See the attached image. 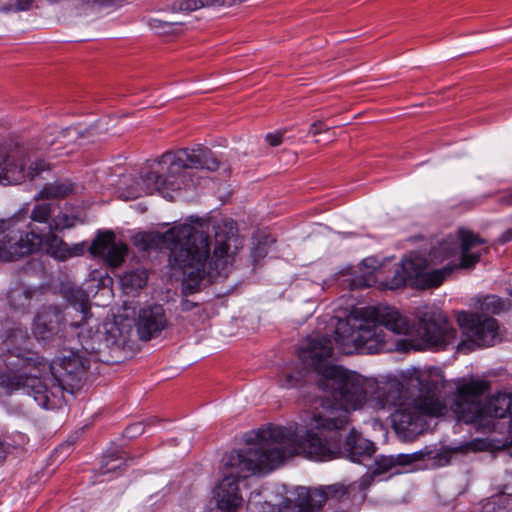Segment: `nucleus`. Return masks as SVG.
Returning <instances> with one entry per match:
<instances>
[{"mask_svg": "<svg viewBox=\"0 0 512 512\" xmlns=\"http://www.w3.org/2000/svg\"><path fill=\"white\" fill-rule=\"evenodd\" d=\"M333 346L326 336H309L299 348L302 363L321 375L319 387L335 403L323 398L311 406L309 425L315 428H342L348 422V410L359 409L366 403L373 409L386 408L399 399L397 376L368 379L329 363Z\"/></svg>", "mask_w": 512, "mask_h": 512, "instance_id": "obj_1", "label": "nucleus"}, {"mask_svg": "<svg viewBox=\"0 0 512 512\" xmlns=\"http://www.w3.org/2000/svg\"><path fill=\"white\" fill-rule=\"evenodd\" d=\"M175 225L165 233L142 232L133 237L134 245L142 251L169 250V264L183 274V289L188 293L198 291L202 284L213 282L218 276H227L233 261L231 241L234 223L225 221L213 225L215 243L210 257V243L206 221Z\"/></svg>", "mask_w": 512, "mask_h": 512, "instance_id": "obj_2", "label": "nucleus"}, {"mask_svg": "<svg viewBox=\"0 0 512 512\" xmlns=\"http://www.w3.org/2000/svg\"><path fill=\"white\" fill-rule=\"evenodd\" d=\"M485 241L473 232L460 229L458 236L449 235L432 244L428 259L414 255L395 265L393 276L384 283L390 290L406 284L420 289L440 286L457 269L473 267L480 252L472 251Z\"/></svg>", "mask_w": 512, "mask_h": 512, "instance_id": "obj_3", "label": "nucleus"}, {"mask_svg": "<svg viewBox=\"0 0 512 512\" xmlns=\"http://www.w3.org/2000/svg\"><path fill=\"white\" fill-rule=\"evenodd\" d=\"M399 399L389 407L378 410L391 411L392 425L404 441H413L425 430V416H440L446 411L441 397L444 376L438 368L410 367L397 376Z\"/></svg>", "mask_w": 512, "mask_h": 512, "instance_id": "obj_4", "label": "nucleus"}, {"mask_svg": "<svg viewBox=\"0 0 512 512\" xmlns=\"http://www.w3.org/2000/svg\"><path fill=\"white\" fill-rule=\"evenodd\" d=\"M273 426L261 428L256 442L242 450L231 451L223 459V478L213 490L216 507L221 512H238L244 500L238 480L256 473H268L276 469L286 458L282 441L264 437Z\"/></svg>", "mask_w": 512, "mask_h": 512, "instance_id": "obj_5", "label": "nucleus"}, {"mask_svg": "<svg viewBox=\"0 0 512 512\" xmlns=\"http://www.w3.org/2000/svg\"><path fill=\"white\" fill-rule=\"evenodd\" d=\"M45 363V369L35 370L33 376L27 379L19 376L8 381L10 385H24L25 402L12 407L20 416L30 417L34 403L44 409L60 407L65 393L74 394L82 386L87 368L79 355L70 352L68 356L52 363L45 360Z\"/></svg>", "mask_w": 512, "mask_h": 512, "instance_id": "obj_6", "label": "nucleus"}, {"mask_svg": "<svg viewBox=\"0 0 512 512\" xmlns=\"http://www.w3.org/2000/svg\"><path fill=\"white\" fill-rule=\"evenodd\" d=\"M159 170L148 171L136 181L128 176L117 180L118 196L123 200H132L143 194L158 192L162 197L172 199V192L178 191L184 184L188 169L215 171L219 161L207 148L179 149L166 152L158 160Z\"/></svg>", "mask_w": 512, "mask_h": 512, "instance_id": "obj_7", "label": "nucleus"}, {"mask_svg": "<svg viewBox=\"0 0 512 512\" xmlns=\"http://www.w3.org/2000/svg\"><path fill=\"white\" fill-rule=\"evenodd\" d=\"M344 431L345 426L339 429L310 426L305 435L297 439L290 428L275 426L266 431L264 437L281 440L287 458L303 454L311 460L330 461L342 456L360 463L362 458L370 457L375 452L374 443L361 437L354 429L345 436L344 442L341 443Z\"/></svg>", "mask_w": 512, "mask_h": 512, "instance_id": "obj_8", "label": "nucleus"}, {"mask_svg": "<svg viewBox=\"0 0 512 512\" xmlns=\"http://www.w3.org/2000/svg\"><path fill=\"white\" fill-rule=\"evenodd\" d=\"M363 318L350 316L338 319L335 325V342L344 353L355 350L368 354L390 350L385 329L397 335H409L410 320L394 307H375L360 311Z\"/></svg>", "mask_w": 512, "mask_h": 512, "instance_id": "obj_9", "label": "nucleus"}, {"mask_svg": "<svg viewBox=\"0 0 512 512\" xmlns=\"http://www.w3.org/2000/svg\"><path fill=\"white\" fill-rule=\"evenodd\" d=\"M56 206L52 203L36 204L30 214L31 221L45 225V231L38 232L34 224L26 222L22 213L0 219V259L14 261L17 258L37 252L48 246V237L55 232L74 227L78 218L66 212L54 215Z\"/></svg>", "mask_w": 512, "mask_h": 512, "instance_id": "obj_10", "label": "nucleus"}, {"mask_svg": "<svg viewBox=\"0 0 512 512\" xmlns=\"http://www.w3.org/2000/svg\"><path fill=\"white\" fill-rule=\"evenodd\" d=\"M489 389V382L471 378L459 382L451 406L456 417L465 423H482L487 417L512 416V393L498 392L482 403L481 396Z\"/></svg>", "mask_w": 512, "mask_h": 512, "instance_id": "obj_11", "label": "nucleus"}, {"mask_svg": "<svg viewBox=\"0 0 512 512\" xmlns=\"http://www.w3.org/2000/svg\"><path fill=\"white\" fill-rule=\"evenodd\" d=\"M30 337L26 327L18 325L6 332L3 342V354L1 360L9 370L7 375L1 378V388L6 393L23 390L24 385H10L8 381L13 377L24 376L25 379L33 376L35 370L45 369V359L38 353L28 349Z\"/></svg>", "mask_w": 512, "mask_h": 512, "instance_id": "obj_12", "label": "nucleus"}, {"mask_svg": "<svg viewBox=\"0 0 512 512\" xmlns=\"http://www.w3.org/2000/svg\"><path fill=\"white\" fill-rule=\"evenodd\" d=\"M507 308V303L500 297L490 295L481 303L480 314L461 312L457 320L466 340L458 342L457 349L466 353L476 347L493 345L499 339V326L497 321L487 314H498Z\"/></svg>", "mask_w": 512, "mask_h": 512, "instance_id": "obj_13", "label": "nucleus"}, {"mask_svg": "<svg viewBox=\"0 0 512 512\" xmlns=\"http://www.w3.org/2000/svg\"><path fill=\"white\" fill-rule=\"evenodd\" d=\"M49 170V163L39 158L32 159L23 146L13 142L0 146V185L33 181Z\"/></svg>", "mask_w": 512, "mask_h": 512, "instance_id": "obj_14", "label": "nucleus"}, {"mask_svg": "<svg viewBox=\"0 0 512 512\" xmlns=\"http://www.w3.org/2000/svg\"><path fill=\"white\" fill-rule=\"evenodd\" d=\"M417 333L421 343L411 344L412 348L421 350L425 348L445 349L456 342L457 330L448 322L443 313L431 306H425L419 312Z\"/></svg>", "mask_w": 512, "mask_h": 512, "instance_id": "obj_15", "label": "nucleus"}, {"mask_svg": "<svg viewBox=\"0 0 512 512\" xmlns=\"http://www.w3.org/2000/svg\"><path fill=\"white\" fill-rule=\"evenodd\" d=\"M132 330V319L122 315H112L103 322L101 345L117 354L129 341Z\"/></svg>", "mask_w": 512, "mask_h": 512, "instance_id": "obj_16", "label": "nucleus"}, {"mask_svg": "<svg viewBox=\"0 0 512 512\" xmlns=\"http://www.w3.org/2000/svg\"><path fill=\"white\" fill-rule=\"evenodd\" d=\"M66 315L57 306L42 307L34 320L33 333L37 339L47 341L58 336L65 327Z\"/></svg>", "mask_w": 512, "mask_h": 512, "instance_id": "obj_17", "label": "nucleus"}, {"mask_svg": "<svg viewBox=\"0 0 512 512\" xmlns=\"http://www.w3.org/2000/svg\"><path fill=\"white\" fill-rule=\"evenodd\" d=\"M166 325L167 319L161 305L143 307L139 311L136 327L141 340L148 341L157 336Z\"/></svg>", "mask_w": 512, "mask_h": 512, "instance_id": "obj_18", "label": "nucleus"}, {"mask_svg": "<svg viewBox=\"0 0 512 512\" xmlns=\"http://www.w3.org/2000/svg\"><path fill=\"white\" fill-rule=\"evenodd\" d=\"M320 487L310 488L299 486L295 488L292 497L287 499V509L292 512H320L324 504Z\"/></svg>", "mask_w": 512, "mask_h": 512, "instance_id": "obj_19", "label": "nucleus"}, {"mask_svg": "<svg viewBox=\"0 0 512 512\" xmlns=\"http://www.w3.org/2000/svg\"><path fill=\"white\" fill-rule=\"evenodd\" d=\"M60 293L80 316L79 320H72L70 322L71 327L79 328L87 319L92 317L91 305L86 291L73 285H63L60 288Z\"/></svg>", "mask_w": 512, "mask_h": 512, "instance_id": "obj_20", "label": "nucleus"}, {"mask_svg": "<svg viewBox=\"0 0 512 512\" xmlns=\"http://www.w3.org/2000/svg\"><path fill=\"white\" fill-rule=\"evenodd\" d=\"M424 458L423 451H417L411 454H398V455H390V456H379L375 460L374 474H378L379 476L385 473L399 474V467L409 465L416 461L422 460Z\"/></svg>", "mask_w": 512, "mask_h": 512, "instance_id": "obj_21", "label": "nucleus"}, {"mask_svg": "<svg viewBox=\"0 0 512 512\" xmlns=\"http://www.w3.org/2000/svg\"><path fill=\"white\" fill-rule=\"evenodd\" d=\"M324 495V504L327 501L344 502L347 500L355 501L356 486L351 483L338 482L331 485L319 486Z\"/></svg>", "mask_w": 512, "mask_h": 512, "instance_id": "obj_22", "label": "nucleus"}, {"mask_svg": "<svg viewBox=\"0 0 512 512\" xmlns=\"http://www.w3.org/2000/svg\"><path fill=\"white\" fill-rule=\"evenodd\" d=\"M47 252L59 260H66L72 256H79L85 252V244H75L73 247L68 245L58 236L50 235L48 237Z\"/></svg>", "mask_w": 512, "mask_h": 512, "instance_id": "obj_23", "label": "nucleus"}, {"mask_svg": "<svg viewBox=\"0 0 512 512\" xmlns=\"http://www.w3.org/2000/svg\"><path fill=\"white\" fill-rule=\"evenodd\" d=\"M102 233L98 232V259L103 260L112 267H118L127 254V246L122 243H113L110 246H103Z\"/></svg>", "mask_w": 512, "mask_h": 512, "instance_id": "obj_24", "label": "nucleus"}, {"mask_svg": "<svg viewBox=\"0 0 512 512\" xmlns=\"http://www.w3.org/2000/svg\"><path fill=\"white\" fill-rule=\"evenodd\" d=\"M74 192V185L71 181L58 180L47 183L35 197L36 199H61L69 196Z\"/></svg>", "mask_w": 512, "mask_h": 512, "instance_id": "obj_25", "label": "nucleus"}, {"mask_svg": "<svg viewBox=\"0 0 512 512\" xmlns=\"http://www.w3.org/2000/svg\"><path fill=\"white\" fill-rule=\"evenodd\" d=\"M34 290L21 284L10 288L7 293V300L11 307L24 310L30 306V300L34 295Z\"/></svg>", "mask_w": 512, "mask_h": 512, "instance_id": "obj_26", "label": "nucleus"}, {"mask_svg": "<svg viewBox=\"0 0 512 512\" xmlns=\"http://www.w3.org/2000/svg\"><path fill=\"white\" fill-rule=\"evenodd\" d=\"M120 449L118 447L112 448L103 454V464L101 466V474L109 473L118 469L121 465V457L119 456Z\"/></svg>", "mask_w": 512, "mask_h": 512, "instance_id": "obj_27", "label": "nucleus"}, {"mask_svg": "<svg viewBox=\"0 0 512 512\" xmlns=\"http://www.w3.org/2000/svg\"><path fill=\"white\" fill-rule=\"evenodd\" d=\"M35 0H9L0 6L2 13H18L30 10Z\"/></svg>", "mask_w": 512, "mask_h": 512, "instance_id": "obj_28", "label": "nucleus"}, {"mask_svg": "<svg viewBox=\"0 0 512 512\" xmlns=\"http://www.w3.org/2000/svg\"><path fill=\"white\" fill-rule=\"evenodd\" d=\"M375 476H379L378 474H374V470L371 473H366L363 475L358 482H352L351 485L356 486V498L358 501H364L366 497V490L373 483Z\"/></svg>", "mask_w": 512, "mask_h": 512, "instance_id": "obj_29", "label": "nucleus"}, {"mask_svg": "<svg viewBox=\"0 0 512 512\" xmlns=\"http://www.w3.org/2000/svg\"><path fill=\"white\" fill-rule=\"evenodd\" d=\"M306 376V370H299L297 372L286 371L284 378L280 379V384L284 388H293L302 383Z\"/></svg>", "mask_w": 512, "mask_h": 512, "instance_id": "obj_30", "label": "nucleus"}, {"mask_svg": "<svg viewBox=\"0 0 512 512\" xmlns=\"http://www.w3.org/2000/svg\"><path fill=\"white\" fill-rule=\"evenodd\" d=\"M78 339H79V342H80L82 348L87 353L92 354V353L96 352L94 332L92 331V329H86V330L82 329L78 333Z\"/></svg>", "mask_w": 512, "mask_h": 512, "instance_id": "obj_31", "label": "nucleus"}, {"mask_svg": "<svg viewBox=\"0 0 512 512\" xmlns=\"http://www.w3.org/2000/svg\"><path fill=\"white\" fill-rule=\"evenodd\" d=\"M148 26L158 34H166L172 31L173 22L163 21L156 18L148 19Z\"/></svg>", "mask_w": 512, "mask_h": 512, "instance_id": "obj_32", "label": "nucleus"}, {"mask_svg": "<svg viewBox=\"0 0 512 512\" xmlns=\"http://www.w3.org/2000/svg\"><path fill=\"white\" fill-rule=\"evenodd\" d=\"M146 278L144 272H133L126 276L125 284L135 289L142 288L146 284Z\"/></svg>", "mask_w": 512, "mask_h": 512, "instance_id": "obj_33", "label": "nucleus"}, {"mask_svg": "<svg viewBox=\"0 0 512 512\" xmlns=\"http://www.w3.org/2000/svg\"><path fill=\"white\" fill-rule=\"evenodd\" d=\"M502 497L488 499L480 508L479 512H503L505 507L501 505Z\"/></svg>", "mask_w": 512, "mask_h": 512, "instance_id": "obj_34", "label": "nucleus"}, {"mask_svg": "<svg viewBox=\"0 0 512 512\" xmlns=\"http://www.w3.org/2000/svg\"><path fill=\"white\" fill-rule=\"evenodd\" d=\"M145 431V424L143 422H137L129 425L124 430V436L128 439L136 438L142 435Z\"/></svg>", "mask_w": 512, "mask_h": 512, "instance_id": "obj_35", "label": "nucleus"}, {"mask_svg": "<svg viewBox=\"0 0 512 512\" xmlns=\"http://www.w3.org/2000/svg\"><path fill=\"white\" fill-rule=\"evenodd\" d=\"M328 129L329 128L325 125V123L323 121L318 120V121H315L313 124H311V126L308 130V134H310L312 136H316L323 131H327Z\"/></svg>", "mask_w": 512, "mask_h": 512, "instance_id": "obj_36", "label": "nucleus"}, {"mask_svg": "<svg viewBox=\"0 0 512 512\" xmlns=\"http://www.w3.org/2000/svg\"><path fill=\"white\" fill-rule=\"evenodd\" d=\"M282 136L283 134L280 132L269 133L266 135V141L269 143L270 146L276 147L282 143Z\"/></svg>", "mask_w": 512, "mask_h": 512, "instance_id": "obj_37", "label": "nucleus"}, {"mask_svg": "<svg viewBox=\"0 0 512 512\" xmlns=\"http://www.w3.org/2000/svg\"><path fill=\"white\" fill-rule=\"evenodd\" d=\"M122 0H98V11L106 7H117Z\"/></svg>", "mask_w": 512, "mask_h": 512, "instance_id": "obj_38", "label": "nucleus"}, {"mask_svg": "<svg viewBox=\"0 0 512 512\" xmlns=\"http://www.w3.org/2000/svg\"><path fill=\"white\" fill-rule=\"evenodd\" d=\"M503 446H507L509 449H512V416L508 421V439L507 442L503 444ZM510 453L512 454V451Z\"/></svg>", "mask_w": 512, "mask_h": 512, "instance_id": "obj_39", "label": "nucleus"}, {"mask_svg": "<svg viewBox=\"0 0 512 512\" xmlns=\"http://www.w3.org/2000/svg\"><path fill=\"white\" fill-rule=\"evenodd\" d=\"M512 241V229L506 230L498 239L501 244Z\"/></svg>", "mask_w": 512, "mask_h": 512, "instance_id": "obj_40", "label": "nucleus"}, {"mask_svg": "<svg viewBox=\"0 0 512 512\" xmlns=\"http://www.w3.org/2000/svg\"><path fill=\"white\" fill-rule=\"evenodd\" d=\"M196 304L190 302L189 300H184L181 302V308L183 311H189L191 310Z\"/></svg>", "mask_w": 512, "mask_h": 512, "instance_id": "obj_41", "label": "nucleus"}, {"mask_svg": "<svg viewBox=\"0 0 512 512\" xmlns=\"http://www.w3.org/2000/svg\"><path fill=\"white\" fill-rule=\"evenodd\" d=\"M500 202L504 205L512 206V192L503 196L500 199Z\"/></svg>", "mask_w": 512, "mask_h": 512, "instance_id": "obj_42", "label": "nucleus"}, {"mask_svg": "<svg viewBox=\"0 0 512 512\" xmlns=\"http://www.w3.org/2000/svg\"><path fill=\"white\" fill-rule=\"evenodd\" d=\"M363 264H364L365 266H367V267H371V268H373V269L376 271V277H378V276H379L380 271H378V270H377V267L374 265V260H373V259H365V260L363 261Z\"/></svg>", "mask_w": 512, "mask_h": 512, "instance_id": "obj_43", "label": "nucleus"}, {"mask_svg": "<svg viewBox=\"0 0 512 512\" xmlns=\"http://www.w3.org/2000/svg\"><path fill=\"white\" fill-rule=\"evenodd\" d=\"M89 252L92 256L96 257V238L91 241Z\"/></svg>", "mask_w": 512, "mask_h": 512, "instance_id": "obj_44", "label": "nucleus"}, {"mask_svg": "<svg viewBox=\"0 0 512 512\" xmlns=\"http://www.w3.org/2000/svg\"><path fill=\"white\" fill-rule=\"evenodd\" d=\"M110 282H111V279L109 277H102L101 280L98 282V288H100V286H102L104 288Z\"/></svg>", "mask_w": 512, "mask_h": 512, "instance_id": "obj_45", "label": "nucleus"}, {"mask_svg": "<svg viewBox=\"0 0 512 512\" xmlns=\"http://www.w3.org/2000/svg\"><path fill=\"white\" fill-rule=\"evenodd\" d=\"M98 361L102 362H109L110 360L108 358H105L103 355V348L98 349Z\"/></svg>", "mask_w": 512, "mask_h": 512, "instance_id": "obj_46", "label": "nucleus"}, {"mask_svg": "<svg viewBox=\"0 0 512 512\" xmlns=\"http://www.w3.org/2000/svg\"><path fill=\"white\" fill-rule=\"evenodd\" d=\"M4 456H5V450H4L2 443L0 442V460L3 459Z\"/></svg>", "mask_w": 512, "mask_h": 512, "instance_id": "obj_47", "label": "nucleus"}, {"mask_svg": "<svg viewBox=\"0 0 512 512\" xmlns=\"http://www.w3.org/2000/svg\"><path fill=\"white\" fill-rule=\"evenodd\" d=\"M475 449H482V447L479 444H474Z\"/></svg>", "mask_w": 512, "mask_h": 512, "instance_id": "obj_48", "label": "nucleus"}, {"mask_svg": "<svg viewBox=\"0 0 512 512\" xmlns=\"http://www.w3.org/2000/svg\"><path fill=\"white\" fill-rule=\"evenodd\" d=\"M54 144H55V143H54V141H51V142L49 143V145H50V146H53Z\"/></svg>", "mask_w": 512, "mask_h": 512, "instance_id": "obj_49", "label": "nucleus"}]
</instances>
